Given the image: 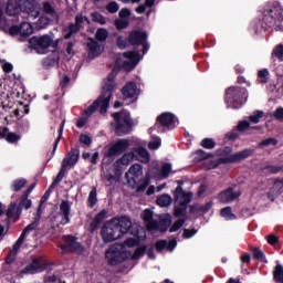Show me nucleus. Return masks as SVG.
<instances>
[{"label":"nucleus","instance_id":"f257e3e1","mask_svg":"<svg viewBox=\"0 0 283 283\" xmlns=\"http://www.w3.org/2000/svg\"><path fill=\"white\" fill-rule=\"evenodd\" d=\"M119 66H114L112 72L108 74L106 80H104V86L102 87V93L85 111L84 114L93 115L98 108L99 114L104 115L109 108V102L114 95V90L116 88V75H118Z\"/></svg>","mask_w":283,"mask_h":283},{"label":"nucleus","instance_id":"f03ea898","mask_svg":"<svg viewBox=\"0 0 283 283\" xmlns=\"http://www.w3.org/2000/svg\"><path fill=\"white\" fill-rule=\"evenodd\" d=\"M259 24L264 32L269 30L283 31V7L281 3L275 1L268 4L262 12Z\"/></svg>","mask_w":283,"mask_h":283},{"label":"nucleus","instance_id":"7ed1b4c3","mask_svg":"<svg viewBox=\"0 0 283 283\" xmlns=\"http://www.w3.org/2000/svg\"><path fill=\"white\" fill-rule=\"evenodd\" d=\"M125 179L132 189H136L137 192H144L150 184L149 175L144 178L143 166L140 164H134L128 171L125 172Z\"/></svg>","mask_w":283,"mask_h":283},{"label":"nucleus","instance_id":"20e7f679","mask_svg":"<svg viewBox=\"0 0 283 283\" xmlns=\"http://www.w3.org/2000/svg\"><path fill=\"white\" fill-rule=\"evenodd\" d=\"M249 99V91L240 86H231L226 90L224 103L227 107L233 109H240L244 103Z\"/></svg>","mask_w":283,"mask_h":283},{"label":"nucleus","instance_id":"39448f33","mask_svg":"<svg viewBox=\"0 0 283 283\" xmlns=\"http://www.w3.org/2000/svg\"><path fill=\"white\" fill-rule=\"evenodd\" d=\"M114 123H111L112 127H115V134L118 137L127 136L130 134L134 127V120L130 117L128 111L116 112L112 114Z\"/></svg>","mask_w":283,"mask_h":283},{"label":"nucleus","instance_id":"423d86ee","mask_svg":"<svg viewBox=\"0 0 283 283\" xmlns=\"http://www.w3.org/2000/svg\"><path fill=\"white\" fill-rule=\"evenodd\" d=\"M129 255L130 252L125 251L123 244H114L108 248L105 253V258L109 266H118V264H122L125 262V260H128Z\"/></svg>","mask_w":283,"mask_h":283},{"label":"nucleus","instance_id":"0eeeda50","mask_svg":"<svg viewBox=\"0 0 283 283\" xmlns=\"http://www.w3.org/2000/svg\"><path fill=\"white\" fill-rule=\"evenodd\" d=\"M176 127V116L172 113L165 112L157 117L154 129L158 132V134H166L170 129H175Z\"/></svg>","mask_w":283,"mask_h":283},{"label":"nucleus","instance_id":"6e6552de","mask_svg":"<svg viewBox=\"0 0 283 283\" xmlns=\"http://www.w3.org/2000/svg\"><path fill=\"white\" fill-rule=\"evenodd\" d=\"M101 237L104 243H111L122 238L113 219L102 226Z\"/></svg>","mask_w":283,"mask_h":283},{"label":"nucleus","instance_id":"1a4fd4ad","mask_svg":"<svg viewBox=\"0 0 283 283\" xmlns=\"http://www.w3.org/2000/svg\"><path fill=\"white\" fill-rule=\"evenodd\" d=\"M62 240L65 244L59 245L62 251L70 253L83 254L85 252V247L78 242V238L72 234L63 235Z\"/></svg>","mask_w":283,"mask_h":283},{"label":"nucleus","instance_id":"9d476101","mask_svg":"<svg viewBox=\"0 0 283 283\" xmlns=\"http://www.w3.org/2000/svg\"><path fill=\"white\" fill-rule=\"evenodd\" d=\"M53 43V38L50 34L34 35L29 40V48L35 50L38 53H44Z\"/></svg>","mask_w":283,"mask_h":283},{"label":"nucleus","instance_id":"9b49d317","mask_svg":"<svg viewBox=\"0 0 283 283\" xmlns=\"http://www.w3.org/2000/svg\"><path fill=\"white\" fill-rule=\"evenodd\" d=\"M254 154V149L253 148H245L239 153L235 154H231L227 157H221L218 160L219 166L220 165H228V164H239L242 163V160H247L250 157H252Z\"/></svg>","mask_w":283,"mask_h":283},{"label":"nucleus","instance_id":"f8f14e48","mask_svg":"<svg viewBox=\"0 0 283 283\" xmlns=\"http://www.w3.org/2000/svg\"><path fill=\"white\" fill-rule=\"evenodd\" d=\"M49 263L43 261L42 256L33 258L32 262L21 270L23 275H35L46 271Z\"/></svg>","mask_w":283,"mask_h":283},{"label":"nucleus","instance_id":"ddd939ff","mask_svg":"<svg viewBox=\"0 0 283 283\" xmlns=\"http://www.w3.org/2000/svg\"><path fill=\"white\" fill-rule=\"evenodd\" d=\"M129 148V142L126 138L117 139L113 145H111L105 153V157L114 158L119 157L120 155L125 154L126 150Z\"/></svg>","mask_w":283,"mask_h":283},{"label":"nucleus","instance_id":"4468645a","mask_svg":"<svg viewBox=\"0 0 283 283\" xmlns=\"http://www.w3.org/2000/svg\"><path fill=\"white\" fill-rule=\"evenodd\" d=\"M123 56L128 60L122 64L126 72H132L140 62V55L137 51H126L123 53Z\"/></svg>","mask_w":283,"mask_h":283},{"label":"nucleus","instance_id":"2eb2a0df","mask_svg":"<svg viewBox=\"0 0 283 283\" xmlns=\"http://www.w3.org/2000/svg\"><path fill=\"white\" fill-rule=\"evenodd\" d=\"M242 196V191L234 192L233 187H228L226 190H221L217 199L220 203L229 205L239 199Z\"/></svg>","mask_w":283,"mask_h":283},{"label":"nucleus","instance_id":"dca6fc26","mask_svg":"<svg viewBox=\"0 0 283 283\" xmlns=\"http://www.w3.org/2000/svg\"><path fill=\"white\" fill-rule=\"evenodd\" d=\"M112 220L115 224V228H117L118 233H120L122 238L124 237V234L130 231L132 220L128 217L126 216L115 217Z\"/></svg>","mask_w":283,"mask_h":283},{"label":"nucleus","instance_id":"f3484780","mask_svg":"<svg viewBox=\"0 0 283 283\" xmlns=\"http://www.w3.org/2000/svg\"><path fill=\"white\" fill-rule=\"evenodd\" d=\"M80 155H81L80 146H75L74 148H71L66 157L62 159V165L66 168L75 167L80 160Z\"/></svg>","mask_w":283,"mask_h":283},{"label":"nucleus","instance_id":"a211bd4d","mask_svg":"<svg viewBox=\"0 0 283 283\" xmlns=\"http://www.w3.org/2000/svg\"><path fill=\"white\" fill-rule=\"evenodd\" d=\"M42 7L36 1H24L23 2V13H27L33 19H38L41 14Z\"/></svg>","mask_w":283,"mask_h":283},{"label":"nucleus","instance_id":"6ab92c4d","mask_svg":"<svg viewBox=\"0 0 283 283\" xmlns=\"http://www.w3.org/2000/svg\"><path fill=\"white\" fill-rule=\"evenodd\" d=\"M147 39L148 34L146 31L133 30L128 35V43L133 46H139L144 44V42H146Z\"/></svg>","mask_w":283,"mask_h":283},{"label":"nucleus","instance_id":"aec40b11","mask_svg":"<svg viewBox=\"0 0 283 283\" xmlns=\"http://www.w3.org/2000/svg\"><path fill=\"white\" fill-rule=\"evenodd\" d=\"M6 214H7L6 226L9 229L10 220H13V222H18L22 212H21V209H19V206L17 205V202H12L9 206Z\"/></svg>","mask_w":283,"mask_h":283},{"label":"nucleus","instance_id":"412c9836","mask_svg":"<svg viewBox=\"0 0 283 283\" xmlns=\"http://www.w3.org/2000/svg\"><path fill=\"white\" fill-rule=\"evenodd\" d=\"M23 0H8L7 14L9 17H17L23 12Z\"/></svg>","mask_w":283,"mask_h":283},{"label":"nucleus","instance_id":"4be33fe9","mask_svg":"<svg viewBox=\"0 0 283 283\" xmlns=\"http://www.w3.org/2000/svg\"><path fill=\"white\" fill-rule=\"evenodd\" d=\"M107 213H109V211L103 209L94 217L88 227L90 233H94L101 228V224L105 221V219H107Z\"/></svg>","mask_w":283,"mask_h":283},{"label":"nucleus","instance_id":"5701e85b","mask_svg":"<svg viewBox=\"0 0 283 283\" xmlns=\"http://www.w3.org/2000/svg\"><path fill=\"white\" fill-rule=\"evenodd\" d=\"M181 199L179 201V207H175V217L180 218L182 216H187L188 206L192 200V197L190 195H187L186 197H179Z\"/></svg>","mask_w":283,"mask_h":283},{"label":"nucleus","instance_id":"b1692460","mask_svg":"<svg viewBox=\"0 0 283 283\" xmlns=\"http://www.w3.org/2000/svg\"><path fill=\"white\" fill-rule=\"evenodd\" d=\"M86 48L88 51V59L93 60L101 55V45L95 39L88 38V41L86 42Z\"/></svg>","mask_w":283,"mask_h":283},{"label":"nucleus","instance_id":"393cba45","mask_svg":"<svg viewBox=\"0 0 283 283\" xmlns=\"http://www.w3.org/2000/svg\"><path fill=\"white\" fill-rule=\"evenodd\" d=\"M60 213L62 216V220L60 224L65 226L71 222L70 214H71V205L69 201L63 200L60 203Z\"/></svg>","mask_w":283,"mask_h":283},{"label":"nucleus","instance_id":"a878e982","mask_svg":"<svg viewBox=\"0 0 283 283\" xmlns=\"http://www.w3.org/2000/svg\"><path fill=\"white\" fill-rule=\"evenodd\" d=\"M185 185L184 180H177V188H175V192H172V196H175V200H179L180 197H193L192 192H186V190H184L182 186Z\"/></svg>","mask_w":283,"mask_h":283},{"label":"nucleus","instance_id":"bb28decb","mask_svg":"<svg viewBox=\"0 0 283 283\" xmlns=\"http://www.w3.org/2000/svg\"><path fill=\"white\" fill-rule=\"evenodd\" d=\"M137 85L133 82H128L123 88L122 94L126 98H133L136 95Z\"/></svg>","mask_w":283,"mask_h":283},{"label":"nucleus","instance_id":"cd10ccee","mask_svg":"<svg viewBox=\"0 0 283 283\" xmlns=\"http://www.w3.org/2000/svg\"><path fill=\"white\" fill-rule=\"evenodd\" d=\"M213 157H214V155L212 153H207L203 149H197L195 151L193 163H201L205 160H209Z\"/></svg>","mask_w":283,"mask_h":283},{"label":"nucleus","instance_id":"c85d7f7f","mask_svg":"<svg viewBox=\"0 0 283 283\" xmlns=\"http://www.w3.org/2000/svg\"><path fill=\"white\" fill-rule=\"evenodd\" d=\"M66 31L67 32L63 35V39L71 40L74 34H77L81 31V28L77 24L70 22L67 24Z\"/></svg>","mask_w":283,"mask_h":283},{"label":"nucleus","instance_id":"c756f323","mask_svg":"<svg viewBox=\"0 0 283 283\" xmlns=\"http://www.w3.org/2000/svg\"><path fill=\"white\" fill-rule=\"evenodd\" d=\"M19 28L21 36L28 38L33 34V25L30 22L23 21Z\"/></svg>","mask_w":283,"mask_h":283},{"label":"nucleus","instance_id":"7c9ffc66","mask_svg":"<svg viewBox=\"0 0 283 283\" xmlns=\"http://www.w3.org/2000/svg\"><path fill=\"white\" fill-rule=\"evenodd\" d=\"M97 187L93 186L92 190L90 191L88 199H87V207L93 209L97 203H98V198H97Z\"/></svg>","mask_w":283,"mask_h":283},{"label":"nucleus","instance_id":"2f4dec72","mask_svg":"<svg viewBox=\"0 0 283 283\" xmlns=\"http://www.w3.org/2000/svg\"><path fill=\"white\" fill-rule=\"evenodd\" d=\"M135 158L134 151L125 153L120 158L116 159L115 161L117 165L119 164L120 166L127 167L133 159Z\"/></svg>","mask_w":283,"mask_h":283},{"label":"nucleus","instance_id":"473e14b6","mask_svg":"<svg viewBox=\"0 0 283 283\" xmlns=\"http://www.w3.org/2000/svg\"><path fill=\"white\" fill-rule=\"evenodd\" d=\"M28 184V180L25 178H18L14 179L11 184V190L14 192L21 191Z\"/></svg>","mask_w":283,"mask_h":283},{"label":"nucleus","instance_id":"72a5a7b5","mask_svg":"<svg viewBox=\"0 0 283 283\" xmlns=\"http://www.w3.org/2000/svg\"><path fill=\"white\" fill-rule=\"evenodd\" d=\"M67 171V167H65V165L61 164V168L57 172V175L55 176V178L53 179L51 187L57 186L59 184H61L65 177V174Z\"/></svg>","mask_w":283,"mask_h":283},{"label":"nucleus","instance_id":"f704fd0d","mask_svg":"<svg viewBox=\"0 0 283 283\" xmlns=\"http://www.w3.org/2000/svg\"><path fill=\"white\" fill-rule=\"evenodd\" d=\"M67 171V167H65V165L61 164V168L57 172V175L55 176V178L53 179L51 187L57 186L59 184H61L65 177V174Z\"/></svg>","mask_w":283,"mask_h":283},{"label":"nucleus","instance_id":"c9c22d12","mask_svg":"<svg viewBox=\"0 0 283 283\" xmlns=\"http://www.w3.org/2000/svg\"><path fill=\"white\" fill-rule=\"evenodd\" d=\"M64 125H65V119H63V122L61 123L60 127H59V135L57 137L54 139V143H53V149H52V155H54L57 150V147L61 143V139L63 137V132H64Z\"/></svg>","mask_w":283,"mask_h":283},{"label":"nucleus","instance_id":"e433bc0d","mask_svg":"<svg viewBox=\"0 0 283 283\" xmlns=\"http://www.w3.org/2000/svg\"><path fill=\"white\" fill-rule=\"evenodd\" d=\"M159 223V231L165 233L170 228L172 220L171 216L167 214L165 218L160 219Z\"/></svg>","mask_w":283,"mask_h":283},{"label":"nucleus","instance_id":"4c0bfd02","mask_svg":"<svg viewBox=\"0 0 283 283\" xmlns=\"http://www.w3.org/2000/svg\"><path fill=\"white\" fill-rule=\"evenodd\" d=\"M135 153L142 158L143 164H148L150 161L149 151L145 147H138L135 149Z\"/></svg>","mask_w":283,"mask_h":283},{"label":"nucleus","instance_id":"58836bf2","mask_svg":"<svg viewBox=\"0 0 283 283\" xmlns=\"http://www.w3.org/2000/svg\"><path fill=\"white\" fill-rule=\"evenodd\" d=\"M273 280L275 283H283V265L280 263L273 270Z\"/></svg>","mask_w":283,"mask_h":283},{"label":"nucleus","instance_id":"ea45409f","mask_svg":"<svg viewBox=\"0 0 283 283\" xmlns=\"http://www.w3.org/2000/svg\"><path fill=\"white\" fill-rule=\"evenodd\" d=\"M200 147L206 150H213L217 147V143L213 138H203L200 142Z\"/></svg>","mask_w":283,"mask_h":283},{"label":"nucleus","instance_id":"a19ab883","mask_svg":"<svg viewBox=\"0 0 283 283\" xmlns=\"http://www.w3.org/2000/svg\"><path fill=\"white\" fill-rule=\"evenodd\" d=\"M31 207H32L31 199H29V197L27 195H22L20 202L18 205V208L21 209V213H22L23 209L29 210V209H31Z\"/></svg>","mask_w":283,"mask_h":283},{"label":"nucleus","instance_id":"79ce46f5","mask_svg":"<svg viewBox=\"0 0 283 283\" xmlns=\"http://www.w3.org/2000/svg\"><path fill=\"white\" fill-rule=\"evenodd\" d=\"M109 36V32L105 28H98L95 33V39L98 42H105L107 41V38Z\"/></svg>","mask_w":283,"mask_h":283},{"label":"nucleus","instance_id":"37998d69","mask_svg":"<svg viewBox=\"0 0 283 283\" xmlns=\"http://www.w3.org/2000/svg\"><path fill=\"white\" fill-rule=\"evenodd\" d=\"M50 23H51V19L48 15H40L36 22V29L44 30L50 25Z\"/></svg>","mask_w":283,"mask_h":283},{"label":"nucleus","instance_id":"c03bdc74","mask_svg":"<svg viewBox=\"0 0 283 283\" xmlns=\"http://www.w3.org/2000/svg\"><path fill=\"white\" fill-rule=\"evenodd\" d=\"M172 202V199L170 195H161V197H158L157 205L161 208L169 207Z\"/></svg>","mask_w":283,"mask_h":283},{"label":"nucleus","instance_id":"a18cd8bd","mask_svg":"<svg viewBox=\"0 0 283 283\" xmlns=\"http://www.w3.org/2000/svg\"><path fill=\"white\" fill-rule=\"evenodd\" d=\"M220 216L227 220H235L237 216L232 212V207H226L220 211Z\"/></svg>","mask_w":283,"mask_h":283},{"label":"nucleus","instance_id":"49530a36","mask_svg":"<svg viewBox=\"0 0 283 283\" xmlns=\"http://www.w3.org/2000/svg\"><path fill=\"white\" fill-rule=\"evenodd\" d=\"M92 21L95 23H98L101 25L107 24V20L105 19V15H103L99 12H93L91 13Z\"/></svg>","mask_w":283,"mask_h":283},{"label":"nucleus","instance_id":"de8ad7c7","mask_svg":"<svg viewBox=\"0 0 283 283\" xmlns=\"http://www.w3.org/2000/svg\"><path fill=\"white\" fill-rule=\"evenodd\" d=\"M42 12L51 17H54L56 14L54 7L49 1L42 3Z\"/></svg>","mask_w":283,"mask_h":283},{"label":"nucleus","instance_id":"09e8293b","mask_svg":"<svg viewBox=\"0 0 283 283\" xmlns=\"http://www.w3.org/2000/svg\"><path fill=\"white\" fill-rule=\"evenodd\" d=\"M146 251H147V245L138 247L133 253V255L130 256V260L135 261V260H139L140 258H144V254L146 253Z\"/></svg>","mask_w":283,"mask_h":283},{"label":"nucleus","instance_id":"8fccbe9b","mask_svg":"<svg viewBox=\"0 0 283 283\" xmlns=\"http://www.w3.org/2000/svg\"><path fill=\"white\" fill-rule=\"evenodd\" d=\"M272 57H276L280 62H283V44L282 43L274 46L272 51Z\"/></svg>","mask_w":283,"mask_h":283},{"label":"nucleus","instance_id":"3c124183","mask_svg":"<svg viewBox=\"0 0 283 283\" xmlns=\"http://www.w3.org/2000/svg\"><path fill=\"white\" fill-rule=\"evenodd\" d=\"M277 144H279L277 139L270 137V138L261 140L259 143V147L260 148H265V147H270V146L275 147Z\"/></svg>","mask_w":283,"mask_h":283},{"label":"nucleus","instance_id":"603ef678","mask_svg":"<svg viewBox=\"0 0 283 283\" xmlns=\"http://www.w3.org/2000/svg\"><path fill=\"white\" fill-rule=\"evenodd\" d=\"M263 170H266L269 174L276 175L283 171V166L277 165H266Z\"/></svg>","mask_w":283,"mask_h":283},{"label":"nucleus","instance_id":"864d4df0","mask_svg":"<svg viewBox=\"0 0 283 283\" xmlns=\"http://www.w3.org/2000/svg\"><path fill=\"white\" fill-rule=\"evenodd\" d=\"M38 221H33L32 223H30L28 227H25V229L22 231L20 238L24 239L27 238L28 233H30L31 231L35 230L38 228Z\"/></svg>","mask_w":283,"mask_h":283},{"label":"nucleus","instance_id":"5fc2aeb1","mask_svg":"<svg viewBox=\"0 0 283 283\" xmlns=\"http://www.w3.org/2000/svg\"><path fill=\"white\" fill-rule=\"evenodd\" d=\"M129 27L128 20H123V19H116L115 20V28L117 31L125 30Z\"/></svg>","mask_w":283,"mask_h":283},{"label":"nucleus","instance_id":"6e6d98bb","mask_svg":"<svg viewBox=\"0 0 283 283\" xmlns=\"http://www.w3.org/2000/svg\"><path fill=\"white\" fill-rule=\"evenodd\" d=\"M119 6L116 1H111L106 6V11L111 14H116L118 13Z\"/></svg>","mask_w":283,"mask_h":283},{"label":"nucleus","instance_id":"4d7b16f0","mask_svg":"<svg viewBox=\"0 0 283 283\" xmlns=\"http://www.w3.org/2000/svg\"><path fill=\"white\" fill-rule=\"evenodd\" d=\"M273 190H274L277 195L283 193V177L275 179V181H274V184H273Z\"/></svg>","mask_w":283,"mask_h":283},{"label":"nucleus","instance_id":"13d9d810","mask_svg":"<svg viewBox=\"0 0 283 283\" xmlns=\"http://www.w3.org/2000/svg\"><path fill=\"white\" fill-rule=\"evenodd\" d=\"M270 75L269 71L266 69L261 70L258 72V78L259 83L261 84H266L268 83V76Z\"/></svg>","mask_w":283,"mask_h":283},{"label":"nucleus","instance_id":"bf43d9fd","mask_svg":"<svg viewBox=\"0 0 283 283\" xmlns=\"http://www.w3.org/2000/svg\"><path fill=\"white\" fill-rule=\"evenodd\" d=\"M264 116V113L262 111H255L253 115L249 116L250 123H260V119Z\"/></svg>","mask_w":283,"mask_h":283},{"label":"nucleus","instance_id":"052dcab7","mask_svg":"<svg viewBox=\"0 0 283 283\" xmlns=\"http://www.w3.org/2000/svg\"><path fill=\"white\" fill-rule=\"evenodd\" d=\"M56 64V61L54 60V57H46L44 59V61H42V67L44 70H50L52 67H54Z\"/></svg>","mask_w":283,"mask_h":283},{"label":"nucleus","instance_id":"680f3d73","mask_svg":"<svg viewBox=\"0 0 283 283\" xmlns=\"http://www.w3.org/2000/svg\"><path fill=\"white\" fill-rule=\"evenodd\" d=\"M186 220L185 219H179L177 221H175V223H172V226L170 227V233L177 232L180 228L184 227Z\"/></svg>","mask_w":283,"mask_h":283},{"label":"nucleus","instance_id":"e2e57ef3","mask_svg":"<svg viewBox=\"0 0 283 283\" xmlns=\"http://www.w3.org/2000/svg\"><path fill=\"white\" fill-rule=\"evenodd\" d=\"M253 258H254V260H258L259 262H263L265 255L261 249L254 248L253 249Z\"/></svg>","mask_w":283,"mask_h":283},{"label":"nucleus","instance_id":"0e129e2a","mask_svg":"<svg viewBox=\"0 0 283 283\" xmlns=\"http://www.w3.org/2000/svg\"><path fill=\"white\" fill-rule=\"evenodd\" d=\"M249 127H251V123H249V120H241L237 125L235 129H237V132H247V129H249Z\"/></svg>","mask_w":283,"mask_h":283},{"label":"nucleus","instance_id":"69168bd1","mask_svg":"<svg viewBox=\"0 0 283 283\" xmlns=\"http://www.w3.org/2000/svg\"><path fill=\"white\" fill-rule=\"evenodd\" d=\"M155 248L158 252H163L165 249H168V241L159 240L156 242Z\"/></svg>","mask_w":283,"mask_h":283},{"label":"nucleus","instance_id":"338daca9","mask_svg":"<svg viewBox=\"0 0 283 283\" xmlns=\"http://www.w3.org/2000/svg\"><path fill=\"white\" fill-rule=\"evenodd\" d=\"M29 113H30V107H29V105H24V106H22V108H18V109L14 111V115H15L17 117H19V116H24V115H27V114H29Z\"/></svg>","mask_w":283,"mask_h":283},{"label":"nucleus","instance_id":"774afa93","mask_svg":"<svg viewBox=\"0 0 283 283\" xmlns=\"http://www.w3.org/2000/svg\"><path fill=\"white\" fill-rule=\"evenodd\" d=\"M273 117L279 122L283 123V107H277L273 113Z\"/></svg>","mask_w":283,"mask_h":283}]
</instances>
